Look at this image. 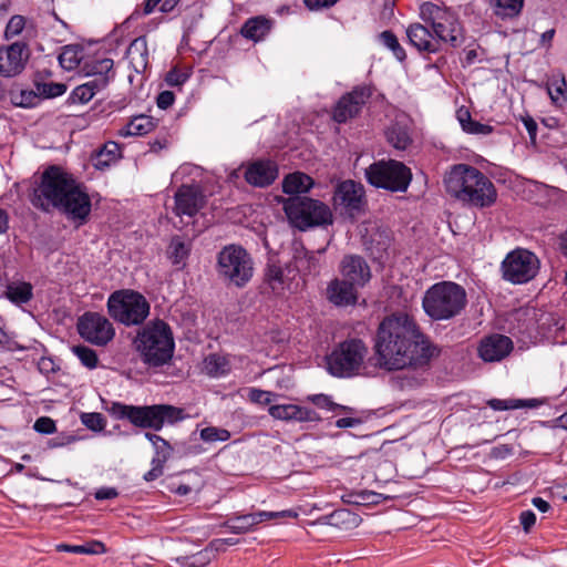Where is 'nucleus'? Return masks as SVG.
<instances>
[{
  "mask_svg": "<svg viewBox=\"0 0 567 567\" xmlns=\"http://www.w3.org/2000/svg\"><path fill=\"white\" fill-rule=\"evenodd\" d=\"M374 352L380 367L390 371L423 368L439 354L415 319L403 312L388 316L380 322Z\"/></svg>",
  "mask_w": 567,
  "mask_h": 567,
  "instance_id": "obj_1",
  "label": "nucleus"
},
{
  "mask_svg": "<svg viewBox=\"0 0 567 567\" xmlns=\"http://www.w3.org/2000/svg\"><path fill=\"white\" fill-rule=\"evenodd\" d=\"M33 206L43 212L58 208L73 219H85L91 210L89 195L76 181L58 166H50L31 198Z\"/></svg>",
  "mask_w": 567,
  "mask_h": 567,
  "instance_id": "obj_2",
  "label": "nucleus"
},
{
  "mask_svg": "<svg viewBox=\"0 0 567 567\" xmlns=\"http://www.w3.org/2000/svg\"><path fill=\"white\" fill-rule=\"evenodd\" d=\"M446 193L463 205L485 208L497 198L494 184L478 168L467 165H454L444 176Z\"/></svg>",
  "mask_w": 567,
  "mask_h": 567,
  "instance_id": "obj_3",
  "label": "nucleus"
},
{
  "mask_svg": "<svg viewBox=\"0 0 567 567\" xmlns=\"http://www.w3.org/2000/svg\"><path fill=\"white\" fill-rule=\"evenodd\" d=\"M133 344L142 361L150 367L167 363L174 352V338L169 326L163 320H154L136 334Z\"/></svg>",
  "mask_w": 567,
  "mask_h": 567,
  "instance_id": "obj_4",
  "label": "nucleus"
},
{
  "mask_svg": "<svg viewBox=\"0 0 567 567\" xmlns=\"http://www.w3.org/2000/svg\"><path fill=\"white\" fill-rule=\"evenodd\" d=\"M107 411L116 419H127L133 425L159 431L186 417L185 411L169 404L127 405L113 402Z\"/></svg>",
  "mask_w": 567,
  "mask_h": 567,
  "instance_id": "obj_5",
  "label": "nucleus"
},
{
  "mask_svg": "<svg viewBox=\"0 0 567 567\" xmlns=\"http://www.w3.org/2000/svg\"><path fill=\"white\" fill-rule=\"evenodd\" d=\"M466 305L465 289L453 281L434 284L425 291L422 299L424 312L435 321L450 320L460 316Z\"/></svg>",
  "mask_w": 567,
  "mask_h": 567,
  "instance_id": "obj_6",
  "label": "nucleus"
},
{
  "mask_svg": "<svg viewBox=\"0 0 567 567\" xmlns=\"http://www.w3.org/2000/svg\"><path fill=\"white\" fill-rule=\"evenodd\" d=\"M284 210L290 224L300 230L332 224L329 206L318 199L290 197L284 202Z\"/></svg>",
  "mask_w": 567,
  "mask_h": 567,
  "instance_id": "obj_7",
  "label": "nucleus"
},
{
  "mask_svg": "<svg viewBox=\"0 0 567 567\" xmlns=\"http://www.w3.org/2000/svg\"><path fill=\"white\" fill-rule=\"evenodd\" d=\"M216 270L223 280L244 287L252 277L254 262L244 247L231 244L218 252Z\"/></svg>",
  "mask_w": 567,
  "mask_h": 567,
  "instance_id": "obj_8",
  "label": "nucleus"
},
{
  "mask_svg": "<svg viewBox=\"0 0 567 567\" xmlns=\"http://www.w3.org/2000/svg\"><path fill=\"white\" fill-rule=\"evenodd\" d=\"M150 309L146 298L133 290L114 291L107 300L109 315L127 327L143 323Z\"/></svg>",
  "mask_w": 567,
  "mask_h": 567,
  "instance_id": "obj_9",
  "label": "nucleus"
},
{
  "mask_svg": "<svg viewBox=\"0 0 567 567\" xmlns=\"http://www.w3.org/2000/svg\"><path fill=\"white\" fill-rule=\"evenodd\" d=\"M367 354L368 347L362 340L347 339L327 357L328 371L338 378L353 377L363 368Z\"/></svg>",
  "mask_w": 567,
  "mask_h": 567,
  "instance_id": "obj_10",
  "label": "nucleus"
},
{
  "mask_svg": "<svg viewBox=\"0 0 567 567\" xmlns=\"http://www.w3.org/2000/svg\"><path fill=\"white\" fill-rule=\"evenodd\" d=\"M422 20L430 24L441 42L458 47L463 42V30L456 14L446 7L433 2H424L420 8Z\"/></svg>",
  "mask_w": 567,
  "mask_h": 567,
  "instance_id": "obj_11",
  "label": "nucleus"
},
{
  "mask_svg": "<svg viewBox=\"0 0 567 567\" xmlns=\"http://www.w3.org/2000/svg\"><path fill=\"white\" fill-rule=\"evenodd\" d=\"M365 178L377 188L403 193L411 181V169L403 163L394 159L378 161L365 168Z\"/></svg>",
  "mask_w": 567,
  "mask_h": 567,
  "instance_id": "obj_12",
  "label": "nucleus"
},
{
  "mask_svg": "<svg viewBox=\"0 0 567 567\" xmlns=\"http://www.w3.org/2000/svg\"><path fill=\"white\" fill-rule=\"evenodd\" d=\"M333 205L341 215L351 219L358 218L367 207L363 186L351 179L341 182L334 190Z\"/></svg>",
  "mask_w": 567,
  "mask_h": 567,
  "instance_id": "obj_13",
  "label": "nucleus"
},
{
  "mask_svg": "<svg viewBox=\"0 0 567 567\" xmlns=\"http://www.w3.org/2000/svg\"><path fill=\"white\" fill-rule=\"evenodd\" d=\"M538 268V258L526 249L513 250L502 264L504 278L513 284L529 281L535 277Z\"/></svg>",
  "mask_w": 567,
  "mask_h": 567,
  "instance_id": "obj_14",
  "label": "nucleus"
},
{
  "mask_svg": "<svg viewBox=\"0 0 567 567\" xmlns=\"http://www.w3.org/2000/svg\"><path fill=\"white\" fill-rule=\"evenodd\" d=\"M78 331L87 342L105 346L113 340L115 330L107 318L97 312H86L78 321Z\"/></svg>",
  "mask_w": 567,
  "mask_h": 567,
  "instance_id": "obj_15",
  "label": "nucleus"
},
{
  "mask_svg": "<svg viewBox=\"0 0 567 567\" xmlns=\"http://www.w3.org/2000/svg\"><path fill=\"white\" fill-rule=\"evenodd\" d=\"M176 216L194 217L205 206V195L198 185H182L174 195Z\"/></svg>",
  "mask_w": 567,
  "mask_h": 567,
  "instance_id": "obj_16",
  "label": "nucleus"
},
{
  "mask_svg": "<svg viewBox=\"0 0 567 567\" xmlns=\"http://www.w3.org/2000/svg\"><path fill=\"white\" fill-rule=\"evenodd\" d=\"M29 59L25 43L14 42L8 47H0V75L12 78L20 74Z\"/></svg>",
  "mask_w": 567,
  "mask_h": 567,
  "instance_id": "obj_17",
  "label": "nucleus"
},
{
  "mask_svg": "<svg viewBox=\"0 0 567 567\" xmlns=\"http://www.w3.org/2000/svg\"><path fill=\"white\" fill-rule=\"evenodd\" d=\"M370 96L371 92L368 87H355L339 100L333 111V120L338 123H344L357 116Z\"/></svg>",
  "mask_w": 567,
  "mask_h": 567,
  "instance_id": "obj_18",
  "label": "nucleus"
},
{
  "mask_svg": "<svg viewBox=\"0 0 567 567\" xmlns=\"http://www.w3.org/2000/svg\"><path fill=\"white\" fill-rule=\"evenodd\" d=\"M340 272L344 280L362 287L371 279V270L363 257L346 255L340 262Z\"/></svg>",
  "mask_w": 567,
  "mask_h": 567,
  "instance_id": "obj_19",
  "label": "nucleus"
},
{
  "mask_svg": "<svg viewBox=\"0 0 567 567\" xmlns=\"http://www.w3.org/2000/svg\"><path fill=\"white\" fill-rule=\"evenodd\" d=\"M513 350L512 340L503 334L485 337L478 347L480 357L485 362L501 361Z\"/></svg>",
  "mask_w": 567,
  "mask_h": 567,
  "instance_id": "obj_20",
  "label": "nucleus"
},
{
  "mask_svg": "<svg viewBox=\"0 0 567 567\" xmlns=\"http://www.w3.org/2000/svg\"><path fill=\"white\" fill-rule=\"evenodd\" d=\"M269 414L280 421L319 422L321 416L312 409L297 404H276L268 409Z\"/></svg>",
  "mask_w": 567,
  "mask_h": 567,
  "instance_id": "obj_21",
  "label": "nucleus"
},
{
  "mask_svg": "<svg viewBox=\"0 0 567 567\" xmlns=\"http://www.w3.org/2000/svg\"><path fill=\"white\" fill-rule=\"evenodd\" d=\"M410 43L419 51L435 53L440 50V40L426 27L413 23L406 29Z\"/></svg>",
  "mask_w": 567,
  "mask_h": 567,
  "instance_id": "obj_22",
  "label": "nucleus"
},
{
  "mask_svg": "<svg viewBox=\"0 0 567 567\" xmlns=\"http://www.w3.org/2000/svg\"><path fill=\"white\" fill-rule=\"evenodd\" d=\"M355 287L344 279H333L327 287V298L338 307L355 305L358 299Z\"/></svg>",
  "mask_w": 567,
  "mask_h": 567,
  "instance_id": "obj_23",
  "label": "nucleus"
},
{
  "mask_svg": "<svg viewBox=\"0 0 567 567\" xmlns=\"http://www.w3.org/2000/svg\"><path fill=\"white\" fill-rule=\"evenodd\" d=\"M277 177V168L270 162H255L245 172V179L256 187H266Z\"/></svg>",
  "mask_w": 567,
  "mask_h": 567,
  "instance_id": "obj_24",
  "label": "nucleus"
},
{
  "mask_svg": "<svg viewBox=\"0 0 567 567\" xmlns=\"http://www.w3.org/2000/svg\"><path fill=\"white\" fill-rule=\"evenodd\" d=\"M126 58L131 66L137 72H144L148 64V50L145 37L133 40L127 48Z\"/></svg>",
  "mask_w": 567,
  "mask_h": 567,
  "instance_id": "obj_25",
  "label": "nucleus"
},
{
  "mask_svg": "<svg viewBox=\"0 0 567 567\" xmlns=\"http://www.w3.org/2000/svg\"><path fill=\"white\" fill-rule=\"evenodd\" d=\"M1 297L7 298L17 306L28 303L33 297V287L25 281H11L6 285Z\"/></svg>",
  "mask_w": 567,
  "mask_h": 567,
  "instance_id": "obj_26",
  "label": "nucleus"
},
{
  "mask_svg": "<svg viewBox=\"0 0 567 567\" xmlns=\"http://www.w3.org/2000/svg\"><path fill=\"white\" fill-rule=\"evenodd\" d=\"M156 126L155 121L147 115L134 116L124 127L118 131L120 136H142L152 132Z\"/></svg>",
  "mask_w": 567,
  "mask_h": 567,
  "instance_id": "obj_27",
  "label": "nucleus"
},
{
  "mask_svg": "<svg viewBox=\"0 0 567 567\" xmlns=\"http://www.w3.org/2000/svg\"><path fill=\"white\" fill-rule=\"evenodd\" d=\"M312 186L313 179L301 172L287 175L282 182V190L289 195L307 193Z\"/></svg>",
  "mask_w": 567,
  "mask_h": 567,
  "instance_id": "obj_28",
  "label": "nucleus"
},
{
  "mask_svg": "<svg viewBox=\"0 0 567 567\" xmlns=\"http://www.w3.org/2000/svg\"><path fill=\"white\" fill-rule=\"evenodd\" d=\"M270 28L271 24L268 19L264 17H255L248 19L244 23L240 32L246 39L257 42L266 37V34L270 31Z\"/></svg>",
  "mask_w": 567,
  "mask_h": 567,
  "instance_id": "obj_29",
  "label": "nucleus"
},
{
  "mask_svg": "<svg viewBox=\"0 0 567 567\" xmlns=\"http://www.w3.org/2000/svg\"><path fill=\"white\" fill-rule=\"evenodd\" d=\"M105 89V81L100 79L99 81L89 80L85 83L78 85L71 93V101L73 103H87L94 95Z\"/></svg>",
  "mask_w": 567,
  "mask_h": 567,
  "instance_id": "obj_30",
  "label": "nucleus"
},
{
  "mask_svg": "<svg viewBox=\"0 0 567 567\" xmlns=\"http://www.w3.org/2000/svg\"><path fill=\"white\" fill-rule=\"evenodd\" d=\"M547 92L554 104L563 106L567 102V83L560 73L553 74L547 81Z\"/></svg>",
  "mask_w": 567,
  "mask_h": 567,
  "instance_id": "obj_31",
  "label": "nucleus"
},
{
  "mask_svg": "<svg viewBox=\"0 0 567 567\" xmlns=\"http://www.w3.org/2000/svg\"><path fill=\"white\" fill-rule=\"evenodd\" d=\"M320 520L323 522V524L338 528H348L357 525L359 517L349 509H337L331 514L323 516Z\"/></svg>",
  "mask_w": 567,
  "mask_h": 567,
  "instance_id": "obj_32",
  "label": "nucleus"
},
{
  "mask_svg": "<svg viewBox=\"0 0 567 567\" xmlns=\"http://www.w3.org/2000/svg\"><path fill=\"white\" fill-rule=\"evenodd\" d=\"M145 437L152 443L155 451L152 461L165 465L173 455L174 450L172 445L165 439L154 433L146 432Z\"/></svg>",
  "mask_w": 567,
  "mask_h": 567,
  "instance_id": "obj_33",
  "label": "nucleus"
},
{
  "mask_svg": "<svg viewBox=\"0 0 567 567\" xmlns=\"http://www.w3.org/2000/svg\"><path fill=\"white\" fill-rule=\"evenodd\" d=\"M192 249V243L183 237L175 236L172 238L167 254L174 265H179L188 257Z\"/></svg>",
  "mask_w": 567,
  "mask_h": 567,
  "instance_id": "obj_34",
  "label": "nucleus"
},
{
  "mask_svg": "<svg viewBox=\"0 0 567 567\" xmlns=\"http://www.w3.org/2000/svg\"><path fill=\"white\" fill-rule=\"evenodd\" d=\"M86 74L91 76L90 80L99 81L100 79L105 81V87L107 86L111 78L110 73L113 70V60L112 59H101L94 61L92 64L86 65Z\"/></svg>",
  "mask_w": 567,
  "mask_h": 567,
  "instance_id": "obj_35",
  "label": "nucleus"
},
{
  "mask_svg": "<svg viewBox=\"0 0 567 567\" xmlns=\"http://www.w3.org/2000/svg\"><path fill=\"white\" fill-rule=\"evenodd\" d=\"M204 370L210 377L226 374L230 370L229 361L220 354H210L204 361Z\"/></svg>",
  "mask_w": 567,
  "mask_h": 567,
  "instance_id": "obj_36",
  "label": "nucleus"
},
{
  "mask_svg": "<svg viewBox=\"0 0 567 567\" xmlns=\"http://www.w3.org/2000/svg\"><path fill=\"white\" fill-rule=\"evenodd\" d=\"M388 142L396 150H406L411 143L410 134L406 127L394 124L386 131Z\"/></svg>",
  "mask_w": 567,
  "mask_h": 567,
  "instance_id": "obj_37",
  "label": "nucleus"
},
{
  "mask_svg": "<svg viewBox=\"0 0 567 567\" xmlns=\"http://www.w3.org/2000/svg\"><path fill=\"white\" fill-rule=\"evenodd\" d=\"M121 157L120 145L116 142H107L103 145L96 155V167L102 168L109 166Z\"/></svg>",
  "mask_w": 567,
  "mask_h": 567,
  "instance_id": "obj_38",
  "label": "nucleus"
},
{
  "mask_svg": "<svg viewBox=\"0 0 567 567\" xmlns=\"http://www.w3.org/2000/svg\"><path fill=\"white\" fill-rule=\"evenodd\" d=\"M255 526L254 517L250 514L235 516L224 523V527L235 534H246Z\"/></svg>",
  "mask_w": 567,
  "mask_h": 567,
  "instance_id": "obj_39",
  "label": "nucleus"
},
{
  "mask_svg": "<svg viewBox=\"0 0 567 567\" xmlns=\"http://www.w3.org/2000/svg\"><path fill=\"white\" fill-rule=\"evenodd\" d=\"M539 402L532 400H499L493 399L488 401V405L495 411L513 410L519 408H536Z\"/></svg>",
  "mask_w": 567,
  "mask_h": 567,
  "instance_id": "obj_40",
  "label": "nucleus"
},
{
  "mask_svg": "<svg viewBox=\"0 0 567 567\" xmlns=\"http://www.w3.org/2000/svg\"><path fill=\"white\" fill-rule=\"evenodd\" d=\"M495 7V13L503 18H513L517 16L522 8L524 0H492Z\"/></svg>",
  "mask_w": 567,
  "mask_h": 567,
  "instance_id": "obj_41",
  "label": "nucleus"
},
{
  "mask_svg": "<svg viewBox=\"0 0 567 567\" xmlns=\"http://www.w3.org/2000/svg\"><path fill=\"white\" fill-rule=\"evenodd\" d=\"M11 101L16 106L33 107L40 103L41 95L38 90H21L12 93Z\"/></svg>",
  "mask_w": 567,
  "mask_h": 567,
  "instance_id": "obj_42",
  "label": "nucleus"
},
{
  "mask_svg": "<svg viewBox=\"0 0 567 567\" xmlns=\"http://www.w3.org/2000/svg\"><path fill=\"white\" fill-rule=\"evenodd\" d=\"M82 51L76 47H65L59 55L60 65L68 70H74L80 64Z\"/></svg>",
  "mask_w": 567,
  "mask_h": 567,
  "instance_id": "obj_43",
  "label": "nucleus"
},
{
  "mask_svg": "<svg viewBox=\"0 0 567 567\" xmlns=\"http://www.w3.org/2000/svg\"><path fill=\"white\" fill-rule=\"evenodd\" d=\"M380 40L383 43V45H385L386 48H389L392 51V53L399 61L405 60V58H406L405 51L399 43L398 38L395 37V34L393 32L383 31L380 34Z\"/></svg>",
  "mask_w": 567,
  "mask_h": 567,
  "instance_id": "obj_44",
  "label": "nucleus"
},
{
  "mask_svg": "<svg viewBox=\"0 0 567 567\" xmlns=\"http://www.w3.org/2000/svg\"><path fill=\"white\" fill-rule=\"evenodd\" d=\"M72 352L79 358L83 365L93 369L97 365V355L94 350L85 346H74Z\"/></svg>",
  "mask_w": 567,
  "mask_h": 567,
  "instance_id": "obj_45",
  "label": "nucleus"
},
{
  "mask_svg": "<svg viewBox=\"0 0 567 567\" xmlns=\"http://www.w3.org/2000/svg\"><path fill=\"white\" fill-rule=\"evenodd\" d=\"M80 419L83 425L94 432L103 431L106 425V421L101 413H82Z\"/></svg>",
  "mask_w": 567,
  "mask_h": 567,
  "instance_id": "obj_46",
  "label": "nucleus"
},
{
  "mask_svg": "<svg viewBox=\"0 0 567 567\" xmlns=\"http://www.w3.org/2000/svg\"><path fill=\"white\" fill-rule=\"evenodd\" d=\"M37 90L42 99L56 97L65 93L66 85L63 83H38Z\"/></svg>",
  "mask_w": 567,
  "mask_h": 567,
  "instance_id": "obj_47",
  "label": "nucleus"
},
{
  "mask_svg": "<svg viewBox=\"0 0 567 567\" xmlns=\"http://www.w3.org/2000/svg\"><path fill=\"white\" fill-rule=\"evenodd\" d=\"M251 517H254L255 525H258L265 520L275 519V518H296L298 513L292 509L280 511V512H258L251 513Z\"/></svg>",
  "mask_w": 567,
  "mask_h": 567,
  "instance_id": "obj_48",
  "label": "nucleus"
},
{
  "mask_svg": "<svg viewBox=\"0 0 567 567\" xmlns=\"http://www.w3.org/2000/svg\"><path fill=\"white\" fill-rule=\"evenodd\" d=\"M230 437V433L226 429H219L215 426H207L200 431V439L205 442H217L227 441Z\"/></svg>",
  "mask_w": 567,
  "mask_h": 567,
  "instance_id": "obj_49",
  "label": "nucleus"
},
{
  "mask_svg": "<svg viewBox=\"0 0 567 567\" xmlns=\"http://www.w3.org/2000/svg\"><path fill=\"white\" fill-rule=\"evenodd\" d=\"M25 25V19L22 16H13L10 18L9 22L7 23L6 30H4V37L7 39L14 38L19 35Z\"/></svg>",
  "mask_w": 567,
  "mask_h": 567,
  "instance_id": "obj_50",
  "label": "nucleus"
},
{
  "mask_svg": "<svg viewBox=\"0 0 567 567\" xmlns=\"http://www.w3.org/2000/svg\"><path fill=\"white\" fill-rule=\"evenodd\" d=\"M210 549H203L186 558V565L188 567H205L213 559Z\"/></svg>",
  "mask_w": 567,
  "mask_h": 567,
  "instance_id": "obj_51",
  "label": "nucleus"
},
{
  "mask_svg": "<svg viewBox=\"0 0 567 567\" xmlns=\"http://www.w3.org/2000/svg\"><path fill=\"white\" fill-rule=\"evenodd\" d=\"M274 393L256 388L248 390V399L257 404L268 405L272 402Z\"/></svg>",
  "mask_w": 567,
  "mask_h": 567,
  "instance_id": "obj_52",
  "label": "nucleus"
},
{
  "mask_svg": "<svg viewBox=\"0 0 567 567\" xmlns=\"http://www.w3.org/2000/svg\"><path fill=\"white\" fill-rule=\"evenodd\" d=\"M308 400L320 409L329 411H337L339 408L338 403H334L329 395L326 394H313L308 396Z\"/></svg>",
  "mask_w": 567,
  "mask_h": 567,
  "instance_id": "obj_53",
  "label": "nucleus"
},
{
  "mask_svg": "<svg viewBox=\"0 0 567 567\" xmlns=\"http://www.w3.org/2000/svg\"><path fill=\"white\" fill-rule=\"evenodd\" d=\"M33 429L42 434H52L56 431L54 421L48 416L39 417L34 422Z\"/></svg>",
  "mask_w": 567,
  "mask_h": 567,
  "instance_id": "obj_54",
  "label": "nucleus"
},
{
  "mask_svg": "<svg viewBox=\"0 0 567 567\" xmlns=\"http://www.w3.org/2000/svg\"><path fill=\"white\" fill-rule=\"evenodd\" d=\"M266 277L272 286V289H275L276 284L282 282L284 272L279 266L271 264L267 267Z\"/></svg>",
  "mask_w": 567,
  "mask_h": 567,
  "instance_id": "obj_55",
  "label": "nucleus"
},
{
  "mask_svg": "<svg viewBox=\"0 0 567 567\" xmlns=\"http://www.w3.org/2000/svg\"><path fill=\"white\" fill-rule=\"evenodd\" d=\"M464 131L470 134L487 135L493 131V128L489 125L482 124L472 120L470 123H467Z\"/></svg>",
  "mask_w": 567,
  "mask_h": 567,
  "instance_id": "obj_56",
  "label": "nucleus"
},
{
  "mask_svg": "<svg viewBox=\"0 0 567 567\" xmlns=\"http://www.w3.org/2000/svg\"><path fill=\"white\" fill-rule=\"evenodd\" d=\"M187 80V75L178 70H172L166 75V82L168 85L177 86L183 84Z\"/></svg>",
  "mask_w": 567,
  "mask_h": 567,
  "instance_id": "obj_57",
  "label": "nucleus"
},
{
  "mask_svg": "<svg viewBox=\"0 0 567 567\" xmlns=\"http://www.w3.org/2000/svg\"><path fill=\"white\" fill-rule=\"evenodd\" d=\"M152 468L144 474V480L146 482H152L157 480L159 476L163 475L164 472V464L156 463L155 461L151 462Z\"/></svg>",
  "mask_w": 567,
  "mask_h": 567,
  "instance_id": "obj_58",
  "label": "nucleus"
},
{
  "mask_svg": "<svg viewBox=\"0 0 567 567\" xmlns=\"http://www.w3.org/2000/svg\"><path fill=\"white\" fill-rule=\"evenodd\" d=\"M175 100L174 93L171 91H163L157 96V106L162 110H166L173 105Z\"/></svg>",
  "mask_w": 567,
  "mask_h": 567,
  "instance_id": "obj_59",
  "label": "nucleus"
},
{
  "mask_svg": "<svg viewBox=\"0 0 567 567\" xmlns=\"http://www.w3.org/2000/svg\"><path fill=\"white\" fill-rule=\"evenodd\" d=\"M338 0H303L305 6L310 10H320L332 7Z\"/></svg>",
  "mask_w": 567,
  "mask_h": 567,
  "instance_id": "obj_60",
  "label": "nucleus"
},
{
  "mask_svg": "<svg viewBox=\"0 0 567 567\" xmlns=\"http://www.w3.org/2000/svg\"><path fill=\"white\" fill-rule=\"evenodd\" d=\"M520 524L525 532H528L536 522V516L532 511H525L520 514Z\"/></svg>",
  "mask_w": 567,
  "mask_h": 567,
  "instance_id": "obj_61",
  "label": "nucleus"
},
{
  "mask_svg": "<svg viewBox=\"0 0 567 567\" xmlns=\"http://www.w3.org/2000/svg\"><path fill=\"white\" fill-rule=\"evenodd\" d=\"M118 495L117 491L114 487H102L96 491L95 498L99 501L103 499H112Z\"/></svg>",
  "mask_w": 567,
  "mask_h": 567,
  "instance_id": "obj_62",
  "label": "nucleus"
},
{
  "mask_svg": "<svg viewBox=\"0 0 567 567\" xmlns=\"http://www.w3.org/2000/svg\"><path fill=\"white\" fill-rule=\"evenodd\" d=\"M81 554H101L105 551V547L100 542H94L87 546L81 545Z\"/></svg>",
  "mask_w": 567,
  "mask_h": 567,
  "instance_id": "obj_63",
  "label": "nucleus"
},
{
  "mask_svg": "<svg viewBox=\"0 0 567 567\" xmlns=\"http://www.w3.org/2000/svg\"><path fill=\"white\" fill-rule=\"evenodd\" d=\"M361 423V420L358 417H341L337 420L336 426L339 429L346 427H354Z\"/></svg>",
  "mask_w": 567,
  "mask_h": 567,
  "instance_id": "obj_64",
  "label": "nucleus"
}]
</instances>
